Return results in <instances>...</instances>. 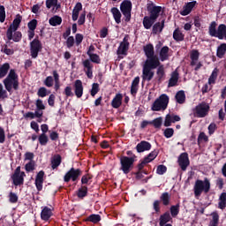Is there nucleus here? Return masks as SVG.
Returning <instances> with one entry per match:
<instances>
[{
	"instance_id": "f704fd0d",
	"label": "nucleus",
	"mask_w": 226,
	"mask_h": 226,
	"mask_svg": "<svg viewBox=\"0 0 226 226\" xmlns=\"http://www.w3.org/2000/svg\"><path fill=\"white\" fill-rule=\"evenodd\" d=\"M144 52L147 57H154V48L153 44H147L144 47Z\"/></svg>"
},
{
	"instance_id": "4468645a",
	"label": "nucleus",
	"mask_w": 226,
	"mask_h": 226,
	"mask_svg": "<svg viewBox=\"0 0 226 226\" xmlns=\"http://www.w3.org/2000/svg\"><path fill=\"white\" fill-rule=\"evenodd\" d=\"M181 121V117L174 114H168L165 117L164 126H172V123H177Z\"/></svg>"
},
{
	"instance_id": "3c124183",
	"label": "nucleus",
	"mask_w": 226,
	"mask_h": 226,
	"mask_svg": "<svg viewBox=\"0 0 226 226\" xmlns=\"http://www.w3.org/2000/svg\"><path fill=\"white\" fill-rule=\"evenodd\" d=\"M161 200L164 206H169V203L170 202V196L168 192H164L161 195Z\"/></svg>"
},
{
	"instance_id": "ddd939ff",
	"label": "nucleus",
	"mask_w": 226,
	"mask_h": 226,
	"mask_svg": "<svg viewBox=\"0 0 226 226\" xmlns=\"http://www.w3.org/2000/svg\"><path fill=\"white\" fill-rule=\"evenodd\" d=\"M84 72L88 79H93V62L89 59H86L82 62Z\"/></svg>"
},
{
	"instance_id": "5701e85b",
	"label": "nucleus",
	"mask_w": 226,
	"mask_h": 226,
	"mask_svg": "<svg viewBox=\"0 0 226 226\" xmlns=\"http://www.w3.org/2000/svg\"><path fill=\"white\" fill-rule=\"evenodd\" d=\"M45 176V172L40 171L35 178V186L37 190H41L43 188V177Z\"/></svg>"
},
{
	"instance_id": "aec40b11",
	"label": "nucleus",
	"mask_w": 226,
	"mask_h": 226,
	"mask_svg": "<svg viewBox=\"0 0 226 226\" xmlns=\"http://www.w3.org/2000/svg\"><path fill=\"white\" fill-rule=\"evenodd\" d=\"M82 11V4L80 2L77 3L72 10V19L73 22L79 20V15Z\"/></svg>"
},
{
	"instance_id": "dca6fc26",
	"label": "nucleus",
	"mask_w": 226,
	"mask_h": 226,
	"mask_svg": "<svg viewBox=\"0 0 226 226\" xmlns=\"http://www.w3.org/2000/svg\"><path fill=\"white\" fill-rule=\"evenodd\" d=\"M74 93L77 98H82V95L84 94V86L80 79H77L74 82Z\"/></svg>"
},
{
	"instance_id": "79ce46f5",
	"label": "nucleus",
	"mask_w": 226,
	"mask_h": 226,
	"mask_svg": "<svg viewBox=\"0 0 226 226\" xmlns=\"http://www.w3.org/2000/svg\"><path fill=\"white\" fill-rule=\"evenodd\" d=\"M49 25L56 26H61V22H63V19L59 16H53L52 18L49 19Z\"/></svg>"
},
{
	"instance_id": "864d4df0",
	"label": "nucleus",
	"mask_w": 226,
	"mask_h": 226,
	"mask_svg": "<svg viewBox=\"0 0 226 226\" xmlns=\"http://www.w3.org/2000/svg\"><path fill=\"white\" fill-rule=\"evenodd\" d=\"M47 142H49V137H47V134H41L39 136V143L41 144V146H47Z\"/></svg>"
},
{
	"instance_id": "412c9836",
	"label": "nucleus",
	"mask_w": 226,
	"mask_h": 226,
	"mask_svg": "<svg viewBox=\"0 0 226 226\" xmlns=\"http://www.w3.org/2000/svg\"><path fill=\"white\" fill-rule=\"evenodd\" d=\"M50 216H52V209L49 208V207H44L41 212V220L49 222V220H50Z\"/></svg>"
},
{
	"instance_id": "9b49d317",
	"label": "nucleus",
	"mask_w": 226,
	"mask_h": 226,
	"mask_svg": "<svg viewBox=\"0 0 226 226\" xmlns=\"http://www.w3.org/2000/svg\"><path fill=\"white\" fill-rule=\"evenodd\" d=\"M25 176H26V173L20 171V166H19L12 176V180L14 185L16 186H19V185H22L24 183Z\"/></svg>"
},
{
	"instance_id": "c9c22d12",
	"label": "nucleus",
	"mask_w": 226,
	"mask_h": 226,
	"mask_svg": "<svg viewBox=\"0 0 226 226\" xmlns=\"http://www.w3.org/2000/svg\"><path fill=\"white\" fill-rule=\"evenodd\" d=\"M156 79L159 82H162L163 80V77H165V67H163V64H161L158 66L156 71Z\"/></svg>"
},
{
	"instance_id": "603ef678",
	"label": "nucleus",
	"mask_w": 226,
	"mask_h": 226,
	"mask_svg": "<svg viewBox=\"0 0 226 226\" xmlns=\"http://www.w3.org/2000/svg\"><path fill=\"white\" fill-rule=\"evenodd\" d=\"M211 216L212 221L210 222V225H218V222L220 221V215H218V213L213 212Z\"/></svg>"
},
{
	"instance_id": "1a4fd4ad",
	"label": "nucleus",
	"mask_w": 226,
	"mask_h": 226,
	"mask_svg": "<svg viewBox=\"0 0 226 226\" xmlns=\"http://www.w3.org/2000/svg\"><path fill=\"white\" fill-rule=\"evenodd\" d=\"M162 64H160V59L156 56L147 57L143 66L145 68H149L150 70H156Z\"/></svg>"
},
{
	"instance_id": "f03ea898",
	"label": "nucleus",
	"mask_w": 226,
	"mask_h": 226,
	"mask_svg": "<svg viewBox=\"0 0 226 226\" xmlns=\"http://www.w3.org/2000/svg\"><path fill=\"white\" fill-rule=\"evenodd\" d=\"M209 190H211V182L209 179L205 178L204 180H196L193 192L196 198H199L203 193H209Z\"/></svg>"
},
{
	"instance_id": "49530a36",
	"label": "nucleus",
	"mask_w": 226,
	"mask_h": 226,
	"mask_svg": "<svg viewBox=\"0 0 226 226\" xmlns=\"http://www.w3.org/2000/svg\"><path fill=\"white\" fill-rule=\"evenodd\" d=\"M218 206L219 209H223L226 207V192H222L220 195Z\"/></svg>"
},
{
	"instance_id": "bf43d9fd",
	"label": "nucleus",
	"mask_w": 226,
	"mask_h": 226,
	"mask_svg": "<svg viewBox=\"0 0 226 226\" xmlns=\"http://www.w3.org/2000/svg\"><path fill=\"white\" fill-rule=\"evenodd\" d=\"M171 216L176 217L177 215H179V205L172 206L170 207Z\"/></svg>"
},
{
	"instance_id": "052dcab7",
	"label": "nucleus",
	"mask_w": 226,
	"mask_h": 226,
	"mask_svg": "<svg viewBox=\"0 0 226 226\" xmlns=\"http://www.w3.org/2000/svg\"><path fill=\"white\" fill-rule=\"evenodd\" d=\"M38 26V20L36 19H32L29 23H28V29L30 31H34L36 29V26Z\"/></svg>"
},
{
	"instance_id": "69168bd1",
	"label": "nucleus",
	"mask_w": 226,
	"mask_h": 226,
	"mask_svg": "<svg viewBox=\"0 0 226 226\" xmlns=\"http://www.w3.org/2000/svg\"><path fill=\"white\" fill-rule=\"evenodd\" d=\"M173 135H174V129L167 128L164 130V137H166V139H170Z\"/></svg>"
},
{
	"instance_id": "2eb2a0df",
	"label": "nucleus",
	"mask_w": 226,
	"mask_h": 226,
	"mask_svg": "<svg viewBox=\"0 0 226 226\" xmlns=\"http://www.w3.org/2000/svg\"><path fill=\"white\" fill-rule=\"evenodd\" d=\"M6 36L9 41L13 40L15 42H19L22 40V34L17 32V30H7Z\"/></svg>"
},
{
	"instance_id": "e2e57ef3",
	"label": "nucleus",
	"mask_w": 226,
	"mask_h": 226,
	"mask_svg": "<svg viewBox=\"0 0 226 226\" xmlns=\"http://www.w3.org/2000/svg\"><path fill=\"white\" fill-rule=\"evenodd\" d=\"M9 200L11 204H15L18 202L19 200V196H17V194H15V192H11L9 194Z\"/></svg>"
},
{
	"instance_id": "8fccbe9b",
	"label": "nucleus",
	"mask_w": 226,
	"mask_h": 226,
	"mask_svg": "<svg viewBox=\"0 0 226 226\" xmlns=\"http://www.w3.org/2000/svg\"><path fill=\"white\" fill-rule=\"evenodd\" d=\"M89 56V61H91V63H95V64H100V63H102V59L100 58V56L93 53L92 55H88Z\"/></svg>"
},
{
	"instance_id": "4be33fe9",
	"label": "nucleus",
	"mask_w": 226,
	"mask_h": 226,
	"mask_svg": "<svg viewBox=\"0 0 226 226\" xmlns=\"http://www.w3.org/2000/svg\"><path fill=\"white\" fill-rule=\"evenodd\" d=\"M138 153H144V151H149L151 149V143L147 141H141L136 147Z\"/></svg>"
},
{
	"instance_id": "0e129e2a",
	"label": "nucleus",
	"mask_w": 226,
	"mask_h": 226,
	"mask_svg": "<svg viewBox=\"0 0 226 226\" xmlns=\"http://www.w3.org/2000/svg\"><path fill=\"white\" fill-rule=\"evenodd\" d=\"M86 23V11H84L80 15L79 18L78 19V24L79 26H84V24Z\"/></svg>"
},
{
	"instance_id": "338daca9",
	"label": "nucleus",
	"mask_w": 226,
	"mask_h": 226,
	"mask_svg": "<svg viewBox=\"0 0 226 226\" xmlns=\"http://www.w3.org/2000/svg\"><path fill=\"white\" fill-rule=\"evenodd\" d=\"M156 172L159 176H163V174L167 172V167L165 165H159Z\"/></svg>"
},
{
	"instance_id": "de8ad7c7",
	"label": "nucleus",
	"mask_w": 226,
	"mask_h": 226,
	"mask_svg": "<svg viewBox=\"0 0 226 226\" xmlns=\"http://www.w3.org/2000/svg\"><path fill=\"white\" fill-rule=\"evenodd\" d=\"M150 124H153L154 128H162V124H163V118L159 117L153 121H150Z\"/></svg>"
},
{
	"instance_id": "cd10ccee",
	"label": "nucleus",
	"mask_w": 226,
	"mask_h": 226,
	"mask_svg": "<svg viewBox=\"0 0 226 226\" xmlns=\"http://www.w3.org/2000/svg\"><path fill=\"white\" fill-rule=\"evenodd\" d=\"M20 22H22V16L17 15L16 19L13 20L8 30L17 31V29H19V26H20Z\"/></svg>"
},
{
	"instance_id": "f8f14e48",
	"label": "nucleus",
	"mask_w": 226,
	"mask_h": 226,
	"mask_svg": "<svg viewBox=\"0 0 226 226\" xmlns=\"http://www.w3.org/2000/svg\"><path fill=\"white\" fill-rule=\"evenodd\" d=\"M178 164L182 170H186L188 165H190V159L188 158V154L183 153L179 155Z\"/></svg>"
},
{
	"instance_id": "6e6d98bb",
	"label": "nucleus",
	"mask_w": 226,
	"mask_h": 226,
	"mask_svg": "<svg viewBox=\"0 0 226 226\" xmlns=\"http://www.w3.org/2000/svg\"><path fill=\"white\" fill-rule=\"evenodd\" d=\"M102 220V217L99 215H91L88 217V222H92V223H98Z\"/></svg>"
},
{
	"instance_id": "473e14b6",
	"label": "nucleus",
	"mask_w": 226,
	"mask_h": 226,
	"mask_svg": "<svg viewBox=\"0 0 226 226\" xmlns=\"http://www.w3.org/2000/svg\"><path fill=\"white\" fill-rule=\"evenodd\" d=\"M111 13L113 15V19L117 23V24H121V11H119V9L113 7L111 9Z\"/></svg>"
},
{
	"instance_id": "f257e3e1",
	"label": "nucleus",
	"mask_w": 226,
	"mask_h": 226,
	"mask_svg": "<svg viewBox=\"0 0 226 226\" xmlns=\"http://www.w3.org/2000/svg\"><path fill=\"white\" fill-rule=\"evenodd\" d=\"M4 86L8 93H11V89L15 91L19 89V76L15 72V70L11 69L6 79H4Z\"/></svg>"
},
{
	"instance_id": "72a5a7b5",
	"label": "nucleus",
	"mask_w": 226,
	"mask_h": 226,
	"mask_svg": "<svg viewBox=\"0 0 226 226\" xmlns=\"http://www.w3.org/2000/svg\"><path fill=\"white\" fill-rule=\"evenodd\" d=\"M226 54V43H222L217 47L216 56L219 59H222V57Z\"/></svg>"
},
{
	"instance_id": "680f3d73",
	"label": "nucleus",
	"mask_w": 226,
	"mask_h": 226,
	"mask_svg": "<svg viewBox=\"0 0 226 226\" xmlns=\"http://www.w3.org/2000/svg\"><path fill=\"white\" fill-rule=\"evenodd\" d=\"M36 110H41V112H43L42 110H45V105L43 104V101H41V99H38L35 102Z\"/></svg>"
},
{
	"instance_id": "c85d7f7f",
	"label": "nucleus",
	"mask_w": 226,
	"mask_h": 226,
	"mask_svg": "<svg viewBox=\"0 0 226 226\" xmlns=\"http://www.w3.org/2000/svg\"><path fill=\"white\" fill-rule=\"evenodd\" d=\"M140 82V78L136 77L132 83V87H131V94H132V96H135L137 94V92L139 91V83Z\"/></svg>"
},
{
	"instance_id": "5fc2aeb1",
	"label": "nucleus",
	"mask_w": 226,
	"mask_h": 226,
	"mask_svg": "<svg viewBox=\"0 0 226 226\" xmlns=\"http://www.w3.org/2000/svg\"><path fill=\"white\" fill-rule=\"evenodd\" d=\"M87 195V187L86 186L81 187L78 192V197H79V199H84V197H86Z\"/></svg>"
},
{
	"instance_id": "c03bdc74",
	"label": "nucleus",
	"mask_w": 226,
	"mask_h": 226,
	"mask_svg": "<svg viewBox=\"0 0 226 226\" xmlns=\"http://www.w3.org/2000/svg\"><path fill=\"white\" fill-rule=\"evenodd\" d=\"M170 220H172L170 213H165L164 215H161L160 226H165V224L168 223Z\"/></svg>"
},
{
	"instance_id": "b1692460",
	"label": "nucleus",
	"mask_w": 226,
	"mask_h": 226,
	"mask_svg": "<svg viewBox=\"0 0 226 226\" xmlns=\"http://www.w3.org/2000/svg\"><path fill=\"white\" fill-rule=\"evenodd\" d=\"M123 103V94H117L111 102V106L113 109H119Z\"/></svg>"
},
{
	"instance_id": "a211bd4d",
	"label": "nucleus",
	"mask_w": 226,
	"mask_h": 226,
	"mask_svg": "<svg viewBox=\"0 0 226 226\" xmlns=\"http://www.w3.org/2000/svg\"><path fill=\"white\" fill-rule=\"evenodd\" d=\"M170 57V49L168 46L162 47L159 51L160 61H167Z\"/></svg>"
},
{
	"instance_id": "6e6552de",
	"label": "nucleus",
	"mask_w": 226,
	"mask_h": 226,
	"mask_svg": "<svg viewBox=\"0 0 226 226\" xmlns=\"http://www.w3.org/2000/svg\"><path fill=\"white\" fill-rule=\"evenodd\" d=\"M41 50V42L38 39H34L30 44L31 56L34 59L38 57V52Z\"/></svg>"
},
{
	"instance_id": "774afa93",
	"label": "nucleus",
	"mask_w": 226,
	"mask_h": 226,
	"mask_svg": "<svg viewBox=\"0 0 226 226\" xmlns=\"http://www.w3.org/2000/svg\"><path fill=\"white\" fill-rule=\"evenodd\" d=\"M37 94L41 98H45V96H47V88H45V87L39 88Z\"/></svg>"
},
{
	"instance_id": "9d476101",
	"label": "nucleus",
	"mask_w": 226,
	"mask_h": 226,
	"mask_svg": "<svg viewBox=\"0 0 226 226\" xmlns=\"http://www.w3.org/2000/svg\"><path fill=\"white\" fill-rule=\"evenodd\" d=\"M128 40H130V36L125 35L123 41L120 43L118 47V56H126V52H128V49L130 48V42H128Z\"/></svg>"
},
{
	"instance_id": "20e7f679",
	"label": "nucleus",
	"mask_w": 226,
	"mask_h": 226,
	"mask_svg": "<svg viewBox=\"0 0 226 226\" xmlns=\"http://www.w3.org/2000/svg\"><path fill=\"white\" fill-rule=\"evenodd\" d=\"M135 155H132V157L122 156L120 158V170H123L124 174H130V170L135 162Z\"/></svg>"
},
{
	"instance_id": "7c9ffc66",
	"label": "nucleus",
	"mask_w": 226,
	"mask_h": 226,
	"mask_svg": "<svg viewBox=\"0 0 226 226\" xmlns=\"http://www.w3.org/2000/svg\"><path fill=\"white\" fill-rule=\"evenodd\" d=\"M162 12L161 6H154L150 11V18L152 20H156L158 17H160V13Z\"/></svg>"
},
{
	"instance_id": "0eeeda50",
	"label": "nucleus",
	"mask_w": 226,
	"mask_h": 226,
	"mask_svg": "<svg viewBox=\"0 0 226 226\" xmlns=\"http://www.w3.org/2000/svg\"><path fill=\"white\" fill-rule=\"evenodd\" d=\"M82 174V171L80 170H75L72 168L64 177V181L65 183H69V181L72 179V181H77L79 179V176Z\"/></svg>"
},
{
	"instance_id": "09e8293b",
	"label": "nucleus",
	"mask_w": 226,
	"mask_h": 226,
	"mask_svg": "<svg viewBox=\"0 0 226 226\" xmlns=\"http://www.w3.org/2000/svg\"><path fill=\"white\" fill-rule=\"evenodd\" d=\"M158 156V151L154 150L151 152L147 157H145V162L151 163Z\"/></svg>"
},
{
	"instance_id": "ea45409f",
	"label": "nucleus",
	"mask_w": 226,
	"mask_h": 226,
	"mask_svg": "<svg viewBox=\"0 0 226 226\" xmlns=\"http://www.w3.org/2000/svg\"><path fill=\"white\" fill-rule=\"evenodd\" d=\"M173 38L176 41H183L185 40V34L179 28H177L173 33Z\"/></svg>"
},
{
	"instance_id": "4c0bfd02",
	"label": "nucleus",
	"mask_w": 226,
	"mask_h": 226,
	"mask_svg": "<svg viewBox=\"0 0 226 226\" xmlns=\"http://www.w3.org/2000/svg\"><path fill=\"white\" fill-rule=\"evenodd\" d=\"M175 98L177 100V103L183 104L185 102H186V95L185 94V91H178L176 94Z\"/></svg>"
},
{
	"instance_id": "2f4dec72",
	"label": "nucleus",
	"mask_w": 226,
	"mask_h": 226,
	"mask_svg": "<svg viewBox=\"0 0 226 226\" xmlns=\"http://www.w3.org/2000/svg\"><path fill=\"white\" fill-rule=\"evenodd\" d=\"M43 116V111L35 110V112H27L24 115L26 119H34V117H41Z\"/></svg>"
},
{
	"instance_id": "37998d69",
	"label": "nucleus",
	"mask_w": 226,
	"mask_h": 226,
	"mask_svg": "<svg viewBox=\"0 0 226 226\" xmlns=\"http://www.w3.org/2000/svg\"><path fill=\"white\" fill-rule=\"evenodd\" d=\"M9 70H10V64H8V63L4 64L0 67V79L6 77V74L8 73Z\"/></svg>"
},
{
	"instance_id": "13d9d810",
	"label": "nucleus",
	"mask_w": 226,
	"mask_h": 226,
	"mask_svg": "<svg viewBox=\"0 0 226 226\" xmlns=\"http://www.w3.org/2000/svg\"><path fill=\"white\" fill-rule=\"evenodd\" d=\"M6 20V11H4V6H0V22H4Z\"/></svg>"
},
{
	"instance_id": "f3484780",
	"label": "nucleus",
	"mask_w": 226,
	"mask_h": 226,
	"mask_svg": "<svg viewBox=\"0 0 226 226\" xmlns=\"http://www.w3.org/2000/svg\"><path fill=\"white\" fill-rule=\"evenodd\" d=\"M141 77L143 80H147V82H150V80H153V77H154V72H153V69H149L148 67L143 66Z\"/></svg>"
},
{
	"instance_id": "4d7b16f0",
	"label": "nucleus",
	"mask_w": 226,
	"mask_h": 226,
	"mask_svg": "<svg viewBox=\"0 0 226 226\" xmlns=\"http://www.w3.org/2000/svg\"><path fill=\"white\" fill-rule=\"evenodd\" d=\"M98 91H100V86L97 83L92 85L91 96H96Z\"/></svg>"
},
{
	"instance_id": "a878e982",
	"label": "nucleus",
	"mask_w": 226,
	"mask_h": 226,
	"mask_svg": "<svg viewBox=\"0 0 226 226\" xmlns=\"http://www.w3.org/2000/svg\"><path fill=\"white\" fill-rule=\"evenodd\" d=\"M46 8L50 10L52 8V11H56L61 8V4H57V0H46Z\"/></svg>"
},
{
	"instance_id": "e433bc0d",
	"label": "nucleus",
	"mask_w": 226,
	"mask_h": 226,
	"mask_svg": "<svg viewBox=\"0 0 226 226\" xmlns=\"http://www.w3.org/2000/svg\"><path fill=\"white\" fill-rule=\"evenodd\" d=\"M165 26V20H162V23H155L153 26L154 34H158V33H162L163 31V27Z\"/></svg>"
},
{
	"instance_id": "c756f323",
	"label": "nucleus",
	"mask_w": 226,
	"mask_h": 226,
	"mask_svg": "<svg viewBox=\"0 0 226 226\" xmlns=\"http://www.w3.org/2000/svg\"><path fill=\"white\" fill-rule=\"evenodd\" d=\"M200 56V53H199V50L192 49L191 51V66H195L197 64V62L199 61V56Z\"/></svg>"
},
{
	"instance_id": "6ab92c4d",
	"label": "nucleus",
	"mask_w": 226,
	"mask_h": 226,
	"mask_svg": "<svg viewBox=\"0 0 226 226\" xmlns=\"http://www.w3.org/2000/svg\"><path fill=\"white\" fill-rule=\"evenodd\" d=\"M195 4H197L196 1L187 3L186 5L184 6V9L180 12V14L183 15L184 17H186V15H190L193 8H195Z\"/></svg>"
},
{
	"instance_id": "a18cd8bd",
	"label": "nucleus",
	"mask_w": 226,
	"mask_h": 226,
	"mask_svg": "<svg viewBox=\"0 0 226 226\" xmlns=\"http://www.w3.org/2000/svg\"><path fill=\"white\" fill-rule=\"evenodd\" d=\"M61 165V155H55L51 160L52 169H57Z\"/></svg>"
},
{
	"instance_id": "7ed1b4c3",
	"label": "nucleus",
	"mask_w": 226,
	"mask_h": 226,
	"mask_svg": "<svg viewBox=\"0 0 226 226\" xmlns=\"http://www.w3.org/2000/svg\"><path fill=\"white\" fill-rule=\"evenodd\" d=\"M169 95L162 94L152 104L151 110L154 112H160L161 110H167L169 107Z\"/></svg>"
},
{
	"instance_id": "39448f33",
	"label": "nucleus",
	"mask_w": 226,
	"mask_h": 226,
	"mask_svg": "<svg viewBox=\"0 0 226 226\" xmlns=\"http://www.w3.org/2000/svg\"><path fill=\"white\" fill-rule=\"evenodd\" d=\"M120 10L125 18V22H130L132 19V2L129 0H124L120 4Z\"/></svg>"
},
{
	"instance_id": "58836bf2",
	"label": "nucleus",
	"mask_w": 226,
	"mask_h": 226,
	"mask_svg": "<svg viewBox=\"0 0 226 226\" xmlns=\"http://www.w3.org/2000/svg\"><path fill=\"white\" fill-rule=\"evenodd\" d=\"M155 21V19H151V16L145 17L143 19V26L145 29H151L152 26L154 24Z\"/></svg>"
},
{
	"instance_id": "393cba45",
	"label": "nucleus",
	"mask_w": 226,
	"mask_h": 226,
	"mask_svg": "<svg viewBox=\"0 0 226 226\" xmlns=\"http://www.w3.org/2000/svg\"><path fill=\"white\" fill-rule=\"evenodd\" d=\"M177 80H179V72H177V71H175L171 73L168 87H174V86H177Z\"/></svg>"
},
{
	"instance_id": "423d86ee",
	"label": "nucleus",
	"mask_w": 226,
	"mask_h": 226,
	"mask_svg": "<svg viewBox=\"0 0 226 226\" xmlns=\"http://www.w3.org/2000/svg\"><path fill=\"white\" fill-rule=\"evenodd\" d=\"M209 112V104L201 102L196 106L194 109V115L196 117H206Z\"/></svg>"
},
{
	"instance_id": "bb28decb",
	"label": "nucleus",
	"mask_w": 226,
	"mask_h": 226,
	"mask_svg": "<svg viewBox=\"0 0 226 226\" xmlns=\"http://www.w3.org/2000/svg\"><path fill=\"white\" fill-rule=\"evenodd\" d=\"M219 40H226V26L223 24L219 25L217 28V36Z\"/></svg>"
},
{
	"instance_id": "a19ab883",
	"label": "nucleus",
	"mask_w": 226,
	"mask_h": 226,
	"mask_svg": "<svg viewBox=\"0 0 226 226\" xmlns=\"http://www.w3.org/2000/svg\"><path fill=\"white\" fill-rule=\"evenodd\" d=\"M208 33L210 36L216 38L218 34V30H216V23L215 21L211 22L208 27Z\"/></svg>"
}]
</instances>
